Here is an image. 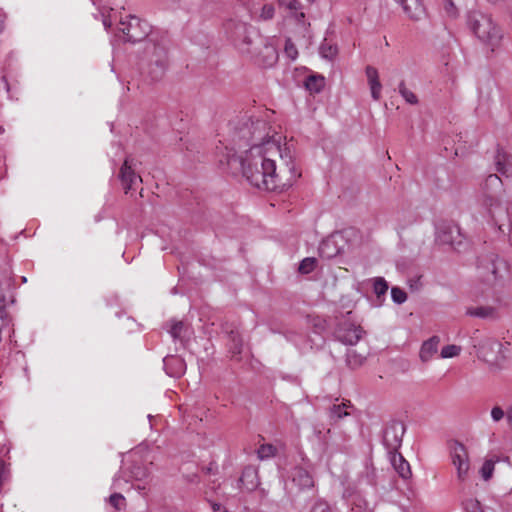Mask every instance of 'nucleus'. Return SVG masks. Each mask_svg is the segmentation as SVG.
Segmentation results:
<instances>
[{
    "label": "nucleus",
    "instance_id": "f257e3e1",
    "mask_svg": "<svg viewBox=\"0 0 512 512\" xmlns=\"http://www.w3.org/2000/svg\"><path fill=\"white\" fill-rule=\"evenodd\" d=\"M236 129L235 137L239 140V149L236 151L226 147V160H275L292 157L288 147H281L282 136L265 120L247 118Z\"/></svg>",
    "mask_w": 512,
    "mask_h": 512
},
{
    "label": "nucleus",
    "instance_id": "f03ea898",
    "mask_svg": "<svg viewBox=\"0 0 512 512\" xmlns=\"http://www.w3.org/2000/svg\"><path fill=\"white\" fill-rule=\"evenodd\" d=\"M243 176L258 189L266 191L282 190L290 185L276 172L275 162H239Z\"/></svg>",
    "mask_w": 512,
    "mask_h": 512
},
{
    "label": "nucleus",
    "instance_id": "7ed1b4c3",
    "mask_svg": "<svg viewBox=\"0 0 512 512\" xmlns=\"http://www.w3.org/2000/svg\"><path fill=\"white\" fill-rule=\"evenodd\" d=\"M468 23L474 34L493 51L502 40L500 28L489 15L474 11L469 15Z\"/></svg>",
    "mask_w": 512,
    "mask_h": 512
},
{
    "label": "nucleus",
    "instance_id": "20e7f679",
    "mask_svg": "<svg viewBox=\"0 0 512 512\" xmlns=\"http://www.w3.org/2000/svg\"><path fill=\"white\" fill-rule=\"evenodd\" d=\"M119 34L116 36L125 42H138L145 39L150 31L151 26L140 20L138 17L128 15L125 18L120 16L117 24Z\"/></svg>",
    "mask_w": 512,
    "mask_h": 512
},
{
    "label": "nucleus",
    "instance_id": "39448f33",
    "mask_svg": "<svg viewBox=\"0 0 512 512\" xmlns=\"http://www.w3.org/2000/svg\"><path fill=\"white\" fill-rule=\"evenodd\" d=\"M145 56L149 62L152 80H158L164 74L166 67V50L163 46L148 41L145 46Z\"/></svg>",
    "mask_w": 512,
    "mask_h": 512
},
{
    "label": "nucleus",
    "instance_id": "423d86ee",
    "mask_svg": "<svg viewBox=\"0 0 512 512\" xmlns=\"http://www.w3.org/2000/svg\"><path fill=\"white\" fill-rule=\"evenodd\" d=\"M448 447L451 462L457 471V478L460 481L466 480L470 469V459L467 448L457 440L450 441Z\"/></svg>",
    "mask_w": 512,
    "mask_h": 512
},
{
    "label": "nucleus",
    "instance_id": "0eeeda50",
    "mask_svg": "<svg viewBox=\"0 0 512 512\" xmlns=\"http://www.w3.org/2000/svg\"><path fill=\"white\" fill-rule=\"evenodd\" d=\"M405 425L400 421H391L383 432V444L389 453L396 452L401 447Z\"/></svg>",
    "mask_w": 512,
    "mask_h": 512
},
{
    "label": "nucleus",
    "instance_id": "6e6552de",
    "mask_svg": "<svg viewBox=\"0 0 512 512\" xmlns=\"http://www.w3.org/2000/svg\"><path fill=\"white\" fill-rule=\"evenodd\" d=\"M364 334L360 325H356L349 320L340 322L335 330V337L345 345H355Z\"/></svg>",
    "mask_w": 512,
    "mask_h": 512
},
{
    "label": "nucleus",
    "instance_id": "1a4fd4ad",
    "mask_svg": "<svg viewBox=\"0 0 512 512\" xmlns=\"http://www.w3.org/2000/svg\"><path fill=\"white\" fill-rule=\"evenodd\" d=\"M292 483L300 492L314 490L315 481L311 473L303 467L296 466L291 472Z\"/></svg>",
    "mask_w": 512,
    "mask_h": 512
},
{
    "label": "nucleus",
    "instance_id": "9d476101",
    "mask_svg": "<svg viewBox=\"0 0 512 512\" xmlns=\"http://www.w3.org/2000/svg\"><path fill=\"white\" fill-rule=\"evenodd\" d=\"M120 178L125 193H128L131 189L142 182L141 177L135 173L131 162H123V165L120 169Z\"/></svg>",
    "mask_w": 512,
    "mask_h": 512
},
{
    "label": "nucleus",
    "instance_id": "9b49d317",
    "mask_svg": "<svg viewBox=\"0 0 512 512\" xmlns=\"http://www.w3.org/2000/svg\"><path fill=\"white\" fill-rule=\"evenodd\" d=\"M239 482L242 489L248 492L254 491L260 484L258 469L254 466L245 467L242 471Z\"/></svg>",
    "mask_w": 512,
    "mask_h": 512
},
{
    "label": "nucleus",
    "instance_id": "f8f14e48",
    "mask_svg": "<svg viewBox=\"0 0 512 512\" xmlns=\"http://www.w3.org/2000/svg\"><path fill=\"white\" fill-rule=\"evenodd\" d=\"M403 7L406 15L414 20L418 21L425 16V8L421 3V0H395Z\"/></svg>",
    "mask_w": 512,
    "mask_h": 512
},
{
    "label": "nucleus",
    "instance_id": "ddd939ff",
    "mask_svg": "<svg viewBox=\"0 0 512 512\" xmlns=\"http://www.w3.org/2000/svg\"><path fill=\"white\" fill-rule=\"evenodd\" d=\"M368 85L370 87L371 96L375 101L381 97L382 85L379 80L378 70L373 66H367L365 69Z\"/></svg>",
    "mask_w": 512,
    "mask_h": 512
},
{
    "label": "nucleus",
    "instance_id": "4468645a",
    "mask_svg": "<svg viewBox=\"0 0 512 512\" xmlns=\"http://www.w3.org/2000/svg\"><path fill=\"white\" fill-rule=\"evenodd\" d=\"M163 363L166 373L171 377L178 378L185 371V363L179 357L167 356L164 358Z\"/></svg>",
    "mask_w": 512,
    "mask_h": 512
},
{
    "label": "nucleus",
    "instance_id": "2eb2a0df",
    "mask_svg": "<svg viewBox=\"0 0 512 512\" xmlns=\"http://www.w3.org/2000/svg\"><path fill=\"white\" fill-rule=\"evenodd\" d=\"M459 228L451 223H442L437 226L436 238L442 244L452 245L454 242V233H458Z\"/></svg>",
    "mask_w": 512,
    "mask_h": 512
},
{
    "label": "nucleus",
    "instance_id": "dca6fc26",
    "mask_svg": "<svg viewBox=\"0 0 512 512\" xmlns=\"http://www.w3.org/2000/svg\"><path fill=\"white\" fill-rule=\"evenodd\" d=\"M390 455L391 463L399 476L403 479L410 478L412 473L408 461L398 451H394Z\"/></svg>",
    "mask_w": 512,
    "mask_h": 512
},
{
    "label": "nucleus",
    "instance_id": "f3484780",
    "mask_svg": "<svg viewBox=\"0 0 512 512\" xmlns=\"http://www.w3.org/2000/svg\"><path fill=\"white\" fill-rule=\"evenodd\" d=\"M256 63L263 67H271L277 61V52L271 45H264L260 54L256 56Z\"/></svg>",
    "mask_w": 512,
    "mask_h": 512
},
{
    "label": "nucleus",
    "instance_id": "a211bd4d",
    "mask_svg": "<svg viewBox=\"0 0 512 512\" xmlns=\"http://www.w3.org/2000/svg\"><path fill=\"white\" fill-rule=\"evenodd\" d=\"M440 338L438 336H432L428 340L424 341L420 349V358L423 362H428L438 351V345Z\"/></svg>",
    "mask_w": 512,
    "mask_h": 512
},
{
    "label": "nucleus",
    "instance_id": "6ab92c4d",
    "mask_svg": "<svg viewBox=\"0 0 512 512\" xmlns=\"http://www.w3.org/2000/svg\"><path fill=\"white\" fill-rule=\"evenodd\" d=\"M466 314L481 319L495 318L496 309L492 306L469 307L466 310Z\"/></svg>",
    "mask_w": 512,
    "mask_h": 512
},
{
    "label": "nucleus",
    "instance_id": "aec40b11",
    "mask_svg": "<svg viewBox=\"0 0 512 512\" xmlns=\"http://www.w3.org/2000/svg\"><path fill=\"white\" fill-rule=\"evenodd\" d=\"M189 326L183 321H171L169 333L174 340L184 341L188 337Z\"/></svg>",
    "mask_w": 512,
    "mask_h": 512
},
{
    "label": "nucleus",
    "instance_id": "412c9836",
    "mask_svg": "<svg viewBox=\"0 0 512 512\" xmlns=\"http://www.w3.org/2000/svg\"><path fill=\"white\" fill-rule=\"evenodd\" d=\"M228 347H229V352L231 353L232 357L239 358V356L242 353V349H243V340L240 337L238 332L231 331L229 333Z\"/></svg>",
    "mask_w": 512,
    "mask_h": 512
},
{
    "label": "nucleus",
    "instance_id": "4be33fe9",
    "mask_svg": "<svg viewBox=\"0 0 512 512\" xmlns=\"http://www.w3.org/2000/svg\"><path fill=\"white\" fill-rule=\"evenodd\" d=\"M325 85L324 77L322 76H309L305 81V87L311 93H319Z\"/></svg>",
    "mask_w": 512,
    "mask_h": 512
},
{
    "label": "nucleus",
    "instance_id": "5701e85b",
    "mask_svg": "<svg viewBox=\"0 0 512 512\" xmlns=\"http://www.w3.org/2000/svg\"><path fill=\"white\" fill-rule=\"evenodd\" d=\"M499 461L498 457L486 459L480 469V475L483 480L488 481L492 478L495 464Z\"/></svg>",
    "mask_w": 512,
    "mask_h": 512
},
{
    "label": "nucleus",
    "instance_id": "b1692460",
    "mask_svg": "<svg viewBox=\"0 0 512 512\" xmlns=\"http://www.w3.org/2000/svg\"><path fill=\"white\" fill-rule=\"evenodd\" d=\"M277 454V448L269 443L262 444L257 449V458L261 461L268 460L275 457Z\"/></svg>",
    "mask_w": 512,
    "mask_h": 512
},
{
    "label": "nucleus",
    "instance_id": "393cba45",
    "mask_svg": "<svg viewBox=\"0 0 512 512\" xmlns=\"http://www.w3.org/2000/svg\"><path fill=\"white\" fill-rule=\"evenodd\" d=\"M364 361L365 357L357 354L355 350H349L346 354V363L352 369L360 367Z\"/></svg>",
    "mask_w": 512,
    "mask_h": 512
},
{
    "label": "nucleus",
    "instance_id": "a878e982",
    "mask_svg": "<svg viewBox=\"0 0 512 512\" xmlns=\"http://www.w3.org/2000/svg\"><path fill=\"white\" fill-rule=\"evenodd\" d=\"M317 262L318 261L315 257L304 258L299 264V267H298L299 273H301V274L311 273L316 268Z\"/></svg>",
    "mask_w": 512,
    "mask_h": 512
},
{
    "label": "nucleus",
    "instance_id": "bb28decb",
    "mask_svg": "<svg viewBox=\"0 0 512 512\" xmlns=\"http://www.w3.org/2000/svg\"><path fill=\"white\" fill-rule=\"evenodd\" d=\"M398 91L400 95L405 99V101L409 104L415 105L418 103L417 96L409 90L404 81H401L398 86Z\"/></svg>",
    "mask_w": 512,
    "mask_h": 512
},
{
    "label": "nucleus",
    "instance_id": "cd10ccee",
    "mask_svg": "<svg viewBox=\"0 0 512 512\" xmlns=\"http://www.w3.org/2000/svg\"><path fill=\"white\" fill-rule=\"evenodd\" d=\"M373 291L378 298L384 296L388 291V283L383 277H376L373 280Z\"/></svg>",
    "mask_w": 512,
    "mask_h": 512
},
{
    "label": "nucleus",
    "instance_id": "c85d7f7f",
    "mask_svg": "<svg viewBox=\"0 0 512 512\" xmlns=\"http://www.w3.org/2000/svg\"><path fill=\"white\" fill-rule=\"evenodd\" d=\"M347 407H348V405L345 404V403L333 405L330 408V415H331V417L335 418V419H341L344 416H347L348 415V412L346 410Z\"/></svg>",
    "mask_w": 512,
    "mask_h": 512
},
{
    "label": "nucleus",
    "instance_id": "c756f323",
    "mask_svg": "<svg viewBox=\"0 0 512 512\" xmlns=\"http://www.w3.org/2000/svg\"><path fill=\"white\" fill-rule=\"evenodd\" d=\"M111 506H113L116 510H121L126 506V499L120 493H114L110 495L108 499Z\"/></svg>",
    "mask_w": 512,
    "mask_h": 512
},
{
    "label": "nucleus",
    "instance_id": "7c9ffc66",
    "mask_svg": "<svg viewBox=\"0 0 512 512\" xmlns=\"http://www.w3.org/2000/svg\"><path fill=\"white\" fill-rule=\"evenodd\" d=\"M149 476V472L145 467L134 465L131 469V478L141 481Z\"/></svg>",
    "mask_w": 512,
    "mask_h": 512
},
{
    "label": "nucleus",
    "instance_id": "2f4dec72",
    "mask_svg": "<svg viewBox=\"0 0 512 512\" xmlns=\"http://www.w3.org/2000/svg\"><path fill=\"white\" fill-rule=\"evenodd\" d=\"M461 347L457 345H447L444 346L441 350V357L442 358H452L456 357L460 354Z\"/></svg>",
    "mask_w": 512,
    "mask_h": 512
},
{
    "label": "nucleus",
    "instance_id": "473e14b6",
    "mask_svg": "<svg viewBox=\"0 0 512 512\" xmlns=\"http://www.w3.org/2000/svg\"><path fill=\"white\" fill-rule=\"evenodd\" d=\"M391 297L396 304H402L406 301L407 294L403 289L399 287H392Z\"/></svg>",
    "mask_w": 512,
    "mask_h": 512
},
{
    "label": "nucleus",
    "instance_id": "72a5a7b5",
    "mask_svg": "<svg viewBox=\"0 0 512 512\" xmlns=\"http://www.w3.org/2000/svg\"><path fill=\"white\" fill-rule=\"evenodd\" d=\"M310 512H333V510L327 501L318 499L312 505Z\"/></svg>",
    "mask_w": 512,
    "mask_h": 512
},
{
    "label": "nucleus",
    "instance_id": "f704fd0d",
    "mask_svg": "<svg viewBox=\"0 0 512 512\" xmlns=\"http://www.w3.org/2000/svg\"><path fill=\"white\" fill-rule=\"evenodd\" d=\"M320 54L323 58L333 59L337 54V48L329 44H322L320 47Z\"/></svg>",
    "mask_w": 512,
    "mask_h": 512
},
{
    "label": "nucleus",
    "instance_id": "c9c22d12",
    "mask_svg": "<svg viewBox=\"0 0 512 512\" xmlns=\"http://www.w3.org/2000/svg\"><path fill=\"white\" fill-rule=\"evenodd\" d=\"M310 322L316 333H322L326 329V320L321 317H313Z\"/></svg>",
    "mask_w": 512,
    "mask_h": 512
},
{
    "label": "nucleus",
    "instance_id": "e433bc0d",
    "mask_svg": "<svg viewBox=\"0 0 512 512\" xmlns=\"http://www.w3.org/2000/svg\"><path fill=\"white\" fill-rule=\"evenodd\" d=\"M284 51L291 60H295L298 56V51L290 39L286 40Z\"/></svg>",
    "mask_w": 512,
    "mask_h": 512
},
{
    "label": "nucleus",
    "instance_id": "4c0bfd02",
    "mask_svg": "<svg viewBox=\"0 0 512 512\" xmlns=\"http://www.w3.org/2000/svg\"><path fill=\"white\" fill-rule=\"evenodd\" d=\"M274 13H275V9L272 5L270 4H265L262 8H261V12H260V18L262 20H270L273 18L274 16Z\"/></svg>",
    "mask_w": 512,
    "mask_h": 512
},
{
    "label": "nucleus",
    "instance_id": "58836bf2",
    "mask_svg": "<svg viewBox=\"0 0 512 512\" xmlns=\"http://www.w3.org/2000/svg\"><path fill=\"white\" fill-rule=\"evenodd\" d=\"M505 413L503 409L499 406H495L491 410V417L493 421L498 422L504 417Z\"/></svg>",
    "mask_w": 512,
    "mask_h": 512
},
{
    "label": "nucleus",
    "instance_id": "ea45409f",
    "mask_svg": "<svg viewBox=\"0 0 512 512\" xmlns=\"http://www.w3.org/2000/svg\"><path fill=\"white\" fill-rule=\"evenodd\" d=\"M444 9L450 16L454 17L457 14V8L452 0H444Z\"/></svg>",
    "mask_w": 512,
    "mask_h": 512
},
{
    "label": "nucleus",
    "instance_id": "a19ab883",
    "mask_svg": "<svg viewBox=\"0 0 512 512\" xmlns=\"http://www.w3.org/2000/svg\"><path fill=\"white\" fill-rule=\"evenodd\" d=\"M282 6H285L289 10H297L299 3L297 0H278Z\"/></svg>",
    "mask_w": 512,
    "mask_h": 512
},
{
    "label": "nucleus",
    "instance_id": "79ce46f5",
    "mask_svg": "<svg viewBox=\"0 0 512 512\" xmlns=\"http://www.w3.org/2000/svg\"><path fill=\"white\" fill-rule=\"evenodd\" d=\"M114 20H116V13L113 12V14L110 13L107 16L103 14L102 22L106 30H108L112 26Z\"/></svg>",
    "mask_w": 512,
    "mask_h": 512
},
{
    "label": "nucleus",
    "instance_id": "37998d69",
    "mask_svg": "<svg viewBox=\"0 0 512 512\" xmlns=\"http://www.w3.org/2000/svg\"><path fill=\"white\" fill-rule=\"evenodd\" d=\"M486 347H489L490 349H494L495 347H498L500 348L501 347V343H499L498 341L496 340H487L485 343H483L481 346H480V349L483 350L485 349Z\"/></svg>",
    "mask_w": 512,
    "mask_h": 512
},
{
    "label": "nucleus",
    "instance_id": "c03bdc74",
    "mask_svg": "<svg viewBox=\"0 0 512 512\" xmlns=\"http://www.w3.org/2000/svg\"><path fill=\"white\" fill-rule=\"evenodd\" d=\"M507 157H508V156H507V154H506V152H505L504 150H502V149H498V150H497V155H496V157H495V160H497V161H500V160H507Z\"/></svg>",
    "mask_w": 512,
    "mask_h": 512
},
{
    "label": "nucleus",
    "instance_id": "a18cd8bd",
    "mask_svg": "<svg viewBox=\"0 0 512 512\" xmlns=\"http://www.w3.org/2000/svg\"><path fill=\"white\" fill-rule=\"evenodd\" d=\"M212 508H213V511H214V512H228V511H226V510L222 507V505H221V504H218V503H214V504H213V506H212Z\"/></svg>",
    "mask_w": 512,
    "mask_h": 512
},
{
    "label": "nucleus",
    "instance_id": "49530a36",
    "mask_svg": "<svg viewBox=\"0 0 512 512\" xmlns=\"http://www.w3.org/2000/svg\"><path fill=\"white\" fill-rule=\"evenodd\" d=\"M496 163H497V165H498V168H497V169H498V171H500V172H503V169H504V167H505L507 164H512V162H501V161H498V162H496Z\"/></svg>",
    "mask_w": 512,
    "mask_h": 512
},
{
    "label": "nucleus",
    "instance_id": "de8ad7c7",
    "mask_svg": "<svg viewBox=\"0 0 512 512\" xmlns=\"http://www.w3.org/2000/svg\"><path fill=\"white\" fill-rule=\"evenodd\" d=\"M506 417H507V421H508V423L512 426V408H510V409L507 411Z\"/></svg>",
    "mask_w": 512,
    "mask_h": 512
},
{
    "label": "nucleus",
    "instance_id": "09e8293b",
    "mask_svg": "<svg viewBox=\"0 0 512 512\" xmlns=\"http://www.w3.org/2000/svg\"><path fill=\"white\" fill-rule=\"evenodd\" d=\"M293 164H294L293 161L285 162V165H286L287 169H292V167H290V165H293Z\"/></svg>",
    "mask_w": 512,
    "mask_h": 512
},
{
    "label": "nucleus",
    "instance_id": "8fccbe9b",
    "mask_svg": "<svg viewBox=\"0 0 512 512\" xmlns=\"http://www.w3.org/2000/svg\"><path fill=\"white\" fill-rule=\"evenodd\" d=\"M119 478H120V476H115V478H114V482L118 481V480H119Z\"/></svg>",
    "mask_w": 512,
    "mask_h": 512
},
{
    "label": "nucleus",
    "instance_id": "3c124183",
    "mask_svg": "<svg viewBox=\"0 0 512 512\" xmlns=\"http://www.w3.org/2000/svg\"><path fill=\"white\" fill-rule=\"evenodd\" d=\"M93 3L95 4V3H96V0H93Z\"/></svg>",
    "mask_w": 512,
    "mask_h": 512
}]
</instances>
